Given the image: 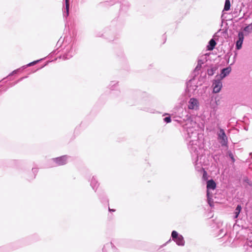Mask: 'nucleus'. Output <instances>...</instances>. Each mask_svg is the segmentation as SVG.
Masks as SVG:
<instances>
[{"instance_id":"obj_1","label":"nucleus","mask_w":252,"mask_h":252,"mask_svg":"<svg viewBox=\"0 0 252 252\" xmlns=\"http://www.w3.org/2000/svg\"><path fill=\"white\" fill-rule=\"evenodd\" d=\"M188 136L187 140L188 141V149L193 157L198 158V132L193 127H189L186 126Z\"/></svg>"},{"instance_id":"obj_2","label":"nucleus","mask_w":252,"mask_h":252,"mask_svg":"<svg viewBox=\"0 0 252 252\" xmlns=\"http://www.w3.org/2000/svg\"><path fill=\"white\" fill-rule=\"evenodd\" d=\"M171 238L177 245L179 246H184L185 245V242L184 237L176 231L173 230L172 231Z\"/></svg>"},{"instance_id":"obj_3","label":"nucleus","mask_w":252,"mask_h":252,"mask_svg":"<svg viewBox=\"0 0 252 252\" xmlns=\"http://www.w3.org/2000/svg\"><path fill=\"white\" fill-rule=\"evenodd\" d=\"M218 139L219 140V142L222 147L228 146V140L227 137L225 134L224 130L220 128L219 132H218Z\"/></svg>"},{"instance_id":"obj_4","label":"nucleus","mask_w":252,"mask_h":252,"mask_svg":"<svg viewBox=\"0 0 252 252\" xmlns=\"http://www.w3.org/2000/svg\"><path fill=\"white\" fill-rule=\"evenodd\" d=\"M75 53V47L73 43L70 44L66 47L63 57L64 59H69L73 57Z\"/></svg>"},{"instance_id":"obj_5","label":"nucleus","mask_w":252,"mask_h":252,"mask_svg":"<svg viewBox=\"0 0 252 252\" xmlns=\"http://www.w3.org/2000/svg\"><path fill=\"white\" fill-rule=\"evenodd\" d=\"M198 86L196 85V81L194 78L189 80L187 83L186 91L190 95L193 94L196 90Z\"/></svg>"},{"instance_id":"obj_6","label":"nucleus","mask_w":252,"mask_h":252,"mask_svg":"<svg viewBox=\"0 0 252 252\" xmlns=\"http://www.w3.org/2000/svg\"><path fill=\"white\" fill-rule=\"evenodd\" d=\"M69 157L66 155L63 156L56 158L52 159V161L54 163V166H61L65 164L68 161Z\"/></svg>"},{"instance_id":"obj_7","label":"nucleus","mask_w":252,"mask_h":252,"mask_svg":"<svg viewBox=\"0 0 252 252\" xmlns=\"http://www.w3.org/2000/svg\"><path fill=\"white\" fill-rule=\"evenodd\" d=\"M213 92L214 93H218L222 87L221 79H215L213 81L212 86Z\"/></svg>"},{"instance_id":"obj_8","label":"nucleus","mask_w":252,"mask_h":252,"mask_svg":"<svg viewBox=\"0 0 252 252\" xmlns=\"http://www.w3.org/2000/svg\"><path fill=\"white\" fill-rule=\"evenodd\" d=\"M188 108L190 110H198L199 107V103L198 100L194 97L190 98L188 102Z\"/></svg>"},{"instance_id":"obj_9","label":"nucleus","mask_w":252,"mask_h":252,"mask_svg":"<svg viewBox=\"0 0 252 252\" xmlns=\"http://www.w3.org/2000/svg\"><path fill=\"white\" fill-rule=\"evenodd\" d=\"M244 38V35L242 32H240L238 35V39L236 42V49L240 50L242 48V45Z\"/></svg>"},{"instance_id":"obj_10","label":"nucleus","mask_w":252,"mask_h":252,"mask_svg":"<svg viewBox=\"0 0 252 252\" xmlns=\"http://www.w3.org/2000/svg\"><path fill=\"white\" fill-rule=\"evenodd\" d=\"M99 185V184L97 181L96 177L95 176H93L92 179L90 181V185L94 191H96Z\"/></svg>"},{"instance_id":"obj_11","label":"nucleus","mask_w":252,"mask_h":252,"mask_svg":"<svg viewBox=\"0 0 252 252\" xmlns=\"http://www.w3.org/2000/svg\"><path fill=\"white\" fill-rule=\"evenodd\" d=\"M231 70V68L230 67H227L223 68L221 70V73L220 74V79H222L227 76L230 73Z\"/></svg>"},{"instance_id":"obj_12","label":"nucleus","mask_w":252,"mask_h":252,"mask_svg":"<svg viewBox=\"0 0 252 252\" xmlns=\"http://www.w3.org/2000/svg\"><path fill=\"white\" fill-rule=\"evenodd\" d=\"M216 188V184L215 182L212 180H209L207 182V191H209L210 189H215Z\"/></svg>"},{"instance_id":"obj_13","label":"nucleus","mask_w":252,"mask_h":252,"mask_svg":"<svg viewBox=\"0 0 252 252\" xmlns=\"http://www.w3.org/2000/svg\"><path fill=\"white\" fill-rule=\"evenodd\" d=\"M216 45V42L215 41V40L213 38L211 39L209 41V43L207 46L208 50H209V51L213 50L214 49Z\"/></svg>"},{"instance_id":"obj_14","label":"nucleus","mask_w":252,"mask_h":252,"mask_svg":"<svg viewBox=\"0 0 252 252\" xmlns=\"http://www.w3.org/2000/svg\"><path fill=\"white\" fill-rule=\"evenodd\" d=\"M118 87V82L115 81H111L109 85V89L111 90H117Z\"/></svg>"},{"instance_id":"obj_15","label":"nucleus","mask_w":252,"mask_h":252,"mask_svg":"<svg viewBox=\"0 0 252 252\" xmlns=\"http://www.w3.org/2000/svg\"><path fill=\"white\" fill-rule=\"evenodd\" d=\"M69 0H65V11L63 13L64 17H67L69 15Z\"/></svg>"},{"instance_id":"obj_16","label":"nucleus","mask_w":252,"mask_h":252,"mask_svg":"<svg viewBox=\"0 0 252 252\" xmlns=\"http://www.w3.org/2000/svg\"><path fill=\"white\" fill-rule=\"evenodd\" d=\"M230 2L229 0H225L223 11H228L230 8Z\"/></svg>"},{"instance_id":"obj_17","label":"nucleus","mask_w":252,"mask_h":252,"mask_svg":"<svg viewBox=\"0 0 252 252\" xmlns=\"http://www.w3.org/2000/svg\"><path fill=\"white\" fill-rule=\"evenodd\" d=\"M216 70H217V68L216 67H213L210 69H208L207 70V73H208V75L209 76L213 75L215 74Z\"/></svg>"},{"instance_id":"obj_18","label":"nucleus","mask_w":252,"mask_h":252,"mask_svg":"<svg viewBox=\"0 0 252 252\" xmlns=\"http://www.w3.org/2000/svg\"><path fill=\"white\" fill-rule=\"evenodd\" d=\"M207 196L208 203L210 206H212L213 201H212V195H210L209 191H207Z\"/></svg>"},{"instance_id":"obj_19","label":"nucleus","mask_w":252,"mask_h":252,"mask_svg":"<svg viewBox=\"0 0 252 252\" xmlns=\"http://www.w3.org/2000/svg\"><path fill=\"white\" fill-rule=\"evenodd\" d=\"M244 31L246 32H247L248 33H250L252 31V24H251L245 27L244 29Z\"/></svg>"},{"instance_id":"obj_20","label":"nucleus","mask_w":252,"mask_h":252,"mask_svg":"<svg viewBox=\"0 0 252 252\" xmlns=\"http://www.w3.org/2000/svg\"><path fill=\"white\" fill-rule=\"evenodd\" d=\"M39 61H40V60H37V61H35L29 63H28L26 65L23 66L22 68H26L28 66H31L35 64L36 63H37Z\"/></svg>"},{"instance_id":"obj_21","label":"nucleus","mask_w":252,"mask_h":252,"mask_svg":"<svg viewBox=\"0 0 252 252\" xmlns=\"http://www.w3.org/2000/svg\"><path fill=\"white\" fill-rule=\"evenodd\" d=\"M227 155L228 157L231 158L232 162L234 163L235 161V159L232 152L231 151H228L227 152Z\"/></svg>"},{"instance_id":"obj_22","label":"nucleus","mask_w":252,"mask_h":252,"mask_svg":"<svg viewBox=\"0 0 252 252\" xmlns=\"http://www.w3.org/2000/svg\"><path fill=\"white\" fill-rule=\"evenodd\" d=\"M164 122L166 123H169L171 121V117L170 116L166 117L163 119Z\"/></svg>"},{"instance_id":"obj_23","label":"nucleus","mask_w":252,"mask_h":252,"mask_svg":"<svg viewBox=\"0 0 252 252\" xmlns=\"http://www.w3.org/2000/svg\"><path fill=\"white\" fill-rule=\"evenodd\" d=\"M241 209H242L241 206L240 205H238L235 209V211L239 212L240 213L241 212Z\"/></svg>"},{"instance_id":"obj_24","label":"nucleus","mask_w":252,"mask_h":252,"mask_svg":"<svg viewBox=\"0 0 252 252\" xmlns=\"http://www.w3.org/2000/svg\"><path fill=\"white\" fill-rule=\"evenodd\" d=\"M27 77V76H25V77H23L22 78H21L20 79H19L18 81H17L16 82H15L14 83H13V84L12 85V86H14L15 85H16L17 83H18V82H19L20 81H21L22 80H23L25 78H26Z\"/></svg>"},{"instance_id":"obj_25","label":"nucleus","mask_w":252,"mask_h":252,"mask_svg":"<svg viewBox=\"0 0 252 252\" xmlns=\"http://www.w3.org/2000/svg\"><path fill=\"white\" fill-rule=\"evenodd\" d=\"M201 66H199V64L197 63V65H196V67L194 69V71L196 72L199 71L201 69Z\"/></svg>"},{"instance_id":"obj_26","label":"nucleus","mask_w":252,"mask_h":252,"mask_svg":"<svg viewBox=\"0 0 252 252\" xmlns=\"http://www.w3.org/2000/svg\"><path fill=\"white\" fill-rule=\"evenodd\" d=\"M20 69V68H19V69H16V70H14V71H13L9 75V76H11V75H12L14 74H16L18 72V71Z\"/></svg>"},{"instance_id":"obj_27","label":"nucleus","mask_w":252,"mask_h":252,"mask_svg":"<svg viewBox=\"0 0 252 252\" xmlns=\"http://www.w3.org/2000/svg\"><path fill=\"white\" fill-rule=\"evenodd\" d=\"M197 63L199 64V66H202V64L204 63V62L201 60H198Z\"/></svg>"},{"instance_id":"obj_28","label":"nucleus","mask_w":252,"mask_h":252,"mask_svg":"<svg viewBox=\"0 0 252 252\" xmlns=\"http://www.w3.org/2000/svg\"><path fill=\"white\" fill-rule=\"evenodd\" d=\"M239 214H240V213H239V212H235H235H234V215H234V218H235V219L237 218H238V216H239Z\"/></svg>"},{"instance_id":"obj_29","label":"nucleus","mask_w":252,"mask_h":252,"mask_svg":"<svg viewBox=\"0 0 252 252\" xmlns=\"http://www.w3.org/2000/svg\"><path fill=\"white\" fill-rule=\"evenodd\" d=\"M32 171L33 173H35L37 172V169L36 168H32Z\"/></svg>"},{"instance_id":"obj_30","label":"nucleus","mask_w":252,"mask_h":252,"mask_svg":"<svg viewBox=\"0 0 252 252\" xmlns=\"http://www.w3.org/2000/svg\"><path fill=\"white\" fill-rule=\"evenodd\" d=\"M109 212H115V209H110V208H109Z\"/></svg>"},{"instance_id":"obj_31","label":"nucleus","mask_w":252,"mask_h":252,"mask_svg":"<svg viewBox=\"0 0 252 252\" xmlns=\"http://www.w3.org/2000/svg\"><path fill=\"white\" fill-rule=\"evenodd\" d=\"M111 245L112 246V247L113 248L115 249V247L114 246V244H113V243L112 242H111Z\"/></svg>"},{"instance_id":"obj_32","label":"nucleus","mask_w":252,"mask_h":252,"mask_svg":"<svg viewBox=\"0 0 252 252\" xmlns=\"http://www.w3.org/2000/svg\"><path fill=\"white\" fill-rule=\"evenodd\" d=\"M204 173H206V171H204Z\"/></svg>"}]
</instances>
